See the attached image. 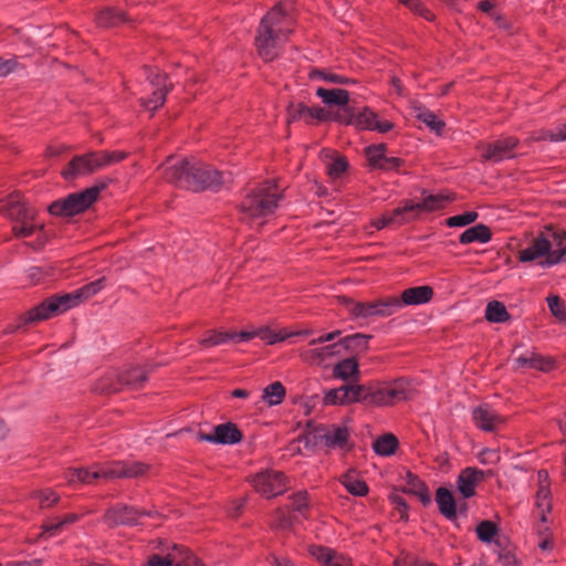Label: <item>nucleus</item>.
I'll list each match as a JSON object with an SVG mask.
<instances>
[{
  "label": "nucleus",
  "instance_id": "obj_59",
  "mask_svg": "<svg viewBox=\"0 0 566 566\" xmlns=\"http://www.w3.org/2000/svg\"><path fill=\"white\" fill-rule=\"evenodd\" d=\"M399 3L406 6L413 13L421 15L428 21H432L434 19V14L424 8L420 0H398Z\"/></svg>",
  "mask_w": 566,
  "mask_h": 566
},
{
  "label": "nucleus",
  "instance_id": "obj_47",
  "mask_svg": "<svg viewBox=\"0 0 566 566\" xmlns=\"http://www.w3.org/2000/svg\"><path fill=\"white\" fill-rule=\"evenodd\" d=\"M298 521L297 515L287 507H280L275 511L273 517V526L281 530H287L292 527L294 522Z\"/></svg>",
  "mask_w": 566,
  "mask_h": 566
},
{
  "label": "nucleus",
  "instance_id": "obj_32",
  "mask_svg": "<svg viewBox=\"0 0 566 566\" xmlns=\"http://www.w3.org/2000/svg\"><path fill=\"white\" fill-rule=\"evenodd\" d=\"M333 376L344 381L357 380L359 377V364L354 357L344 358L333 367Z\"/></svg>",
  "mask_w": 566,
  "mask_h": 566
},
{
  "label": "nucleus",
  "instance_id": "obj_22",
  "mask_svg": "<svg viewBox=\"0 0 566 566\" xmlns=\"http://www.w3.org/2000/svg\"><path fill=\"white\" fill-rule=\"evenodd\" d=\"M199 439L220 444H234L242 440V433L234 423L227 422L216 426L212 433H200Z\"/></svg>",
  "mask_w": 566,
  "mask_h": 566
},
{
  "label": "nucleus",
  "instance_id": "obj_4",
  "mask_svg": "<svg viewBox=\"0 0 566 566\" xmlns=\"http://www.w3.org/2000/svg\"><path fill=\"white\" fill-rule=\"evenodd\" d=\"M147 465L142 462L116 461L104 465H94L90 469L80 468L67 472L66 479L69 483L76 481L91 484L97 479H124L137 478L147 471Z\"/></svg>",
  "mask_w": 566,
  "mask_h": 566
},
{
  "label": "nucleus",
  "instance_id": "obj_45",
  "mask_svg": "<svg viewBox=\"0 0 566 566\" xmlns=\"http://www.w3.org/2000/svg\"><path fill=\"white\" fill-rule=\"evenodd\" d=\"M297 517H305L308 509V494L306 491H300L290 496V503L286 505Z\"/></svg>",
  "mask_w": 566,
  "mask_h": 566
},
{
  "label": "nucleus",
  "instance_id": "obj_57",
  "mask_svg": "<svg viewBox=\"0 0 566 566\" xmlns=\"http://www.w3.org/2000/svg\"><path fill=\"white\" fill-rule=\"evenodd\" d=\"M256 336L260 337L266 344L273 345L277 342H282V340H285L286 338L291 337V334H289L284 329L274 332V331H271L270 328H261V329L256 331Z\"/></svg>",
  "mask_w": 566,
  "mask_h": 566
},
{
  "label": "nucleus",
  "instance_id": "obj_48",
  "mask_svg": "<svg viewBox=\"0 0 566 566\" xmlns=\"http://www.w3.org/2000/svg\"><path fill=\"white\" fill-rule=\"evenodd\" d=\"M342 484L350 494L355 496H364L368 493V485L366 482L352 474L344 475L342 478Z\"/></svg>",
  "mask_w": 566,
  "mask_h": 566
},
{
  "label": "nucleus",
  "instance_id": "obj_30",
  "mask_svg": "<svg viewBox=\"0 0 566 566\" xmlns=\"http://www.w3.org/2000/svg\"><path fill=\"white\" fill-rule=\"evenodd\" d=\"M106 279L101 277L93 282H90L82 286L81 289L75 290L72 293L65 294V296H69V303L71 308L78 305L83 301L88 300L90 297L97 294L99 291H102L105 287Z\"/></svg>",
  "mask_w": 566,
  "mask_h": 566
},
{
  "label": "nucleus",
  "instance_id": "obj_8",
  "mask_svg": "<svg viewBox=\"0 0 566 566\" xmlns=\"http://www.w3.org/2000/svg\"><path fill=\"white\" fill-rule=\"evenodd\" d=\"M107 187V181H101L83 191L74 192L56 200L49 206V212L53 216L72 217L84 212L97 199L102 190Z\"/></svg>",
  "mask_w": 566,
  "mask_h": 566
},
{
  "label": "nucleus",
  "instance_id": "obj_37",
  "mask_svg": "<svg viewBox=\"0 0 566 566\" xmlns=\"http://www.w3.org/2000/svg\"><path fill=\"white\" fill-rule=\"evenodd\" d=\"M93 513L92 510H84L82 513H69L62 518H57L55 521H50L43 524V533H46L49 536L55 535L59 531H61L65 525H70L80 521L83 516Z\"/></svg>",
  "mask_w": 566,
  "mask_h": 566
},
{
  "label": "nucleus",
  "instance_id": "obj_61",
  "mask_svg": "<svg viewBox=\"0 0 566 566\" xmlns=\"http://www.w3.org/2000/svg\"><path fill=\"white\" fill-rule=\"evenodd\" d=\"M497 555L502 566H522L516 555L509 548H501Z\"/></svg>",
  "mask_w": 566,
  "mask_h": 566
},
{
  "label": "nucleus",
  "instance_id": "obj_2",
  "mask_svg": "<svg viewBox=\"0 0 566 566\" xmlns=\"http://www.w3.org/2000/svg\"><path fill=\"white\" fill-rule=\"evenodd\" d=\"M164 178L179 188L202 191L221 185V174L209 165L195 158L174 160L169 158Z\"/></svg>",
  "mask_w": 566,
  "mask_h": 566
},
{
  "label": "nucleus",
  "instance_id": "obj_29",
  "mask_svg": "<svg viewBox=\"0 0 566 566\" xmlns=\"http://www.w3.org/2000/svg\"><path fill=\"white\" fill-rule=\"evenodd\" d=\"M433 297V290L429 285L409 287L402 291L401 297L398 298L399 308L403 305L426 304Z\"/></svg>",
  "mask_w": 566,
  "mask_h": 566
},
{
  "label": "nucleus",
  "instance_id": "obj_35",
  "mask_svg": "<svg viewBox=\"0 0 566 566\" xmlns=\"http://www.w3.org/2000/svg\"><path fill=\"white\" fill-rule=\"evenodd\" d=\"M415 208L412 200H403L396 209L389 212L392 226H402L418 218L419 214L416 213Z\"/></svg>",
  "mask_w": 566,
  "mask_h": 566
},
{
  "label": "nucleus",
  "instance_id": "obj_10",
  "mask_svg": "<svg viewBox=\"0 0 566 566\" xmlns=\"http://www.w3.org/2000/svg\"><path fill=\"white\" fill-rule=\"evenodd\" d=\"M311 436L315 446L326 450L348 451L353 448L349 430L344 424H319Z\"/></svg>",
  "mask_w": 566,
  "mask_h": 566
},
{
  "label": "nucleus",
  "instance_id": "obj_13",
  "mask_svg": "<svg viewBox=\"0 0 566 566\" xmlns=\"http://www.w3.org/2000/svg\"><path fill=\"white\" fill-rule=\"evenodd\" d=\"M69 296L55 295L44 300L41 304L28 311L24 315L25 323H36L60 315L71 308Z\"/></svg>",
  "mask_w": 566,
  "mask_h": 566
},
{
  "label": "nucleus",
  "instance_id": "obj_42",
  "mask_svg": "<svg viewBox=\"0 0 566 566\" xmlns=\"http://www.w3.org/2000/svg\"><path fill=\"white\" fill-rule=\"evenodd\" d=\"M510 314L502 302L491 301L485 308V318L491 323H504L510 319Z\"/></svg>",
  "mask_w": 566,
  "mask_h": 566
},
{
  "label": "nucleus",
  "instance_id": "obj_20",
  "mask_svg": "<svg viewBox=\"0 0 566 566\" xmlns=\"http://www.w3.org/2000/svg\"><path fill=\"white\" fill-rule=\"evenodd\" d=\"M349 124L355 125L359 129L377 130L387 133L392 129L394 124L386 119H379L378 115L370 108L364 107L356 114H353Z\"/></svg>",
  "mask_w": 566,
  "mask_h": 566
},
{
  "label": "nucleus",
  "instance_id": "obj_14",
  "mask_svg": "<svg viewBox=\"0 0 566 566\" xmlns=\"http://www.w3.org/2000/svg\"><path fill=\"white\" fill-rule=\"evenodd\" d=\"M286 476L281 471L268 470L255 474L253 488L266 499L282 494L286 490Z\"/></svg>",
  "mask_w": 566,
  "mask_h": 566
},
{
  "label": "nucleus",
  "instance_id": "obj_7",
  "mask_svg": "<svg viewBox=\"0 0 566 566\" xmlns=\"http://www.w3.org/2000/svg\"><path fill=\"white\" fill-rule=\"evenodd\" d=\"M337 300L352 319L366 323L375 317L390 316L399 310L398 297L396 296L373 302H358L347 296H339Z\"/></svg>",
  "mask_w": 566,
  "mask_h": 566
},
{
  "label": "nucleus",
  "instance_id": "obj_11",
  "mask_svg": "<svg viewBox=\"0 0 566 566\" xmlns=\"http://www.w3.org/2000/svg\"><path fill=\"white\" fill-rule=\"evenodd\" d=\"M147 72V91H150L149 97H142L140 105L149 111L155 112L160 108L166 101L167 94L172 88V84L168 82L165 73L158 70L146 69Z\"/></svg>",
  "mask_w": 566,
  "mask_h": 566
},
{
  "label": "nucleus",
  "instance_id": "obj_25",
  "mask_svg": "<svg viewBox=\"0 0 566 566\" xmlns=\"http://www.w3.org/2000/svg\"><path fill=\"white\" fill-rule=\"evenodd\" d=\"M484 479V472L476 468L463 469L457 480V488L460 494L464 499H469L475 495V489L480 482Z\"/></svg>",
  "mask_w": 566,
  "mask_h": 566
},
{
  "label": "nucleus",
  "instance_id": "obj_18",
  "mask_svg": "<svg viewBox=\"0 0 566 566\" xmlns=\"http://www.w3.org/2000/svg\"><path fill=\"white\" fill-rule=\"evenodd\" d=\"M553 497L551 491V479L546 470L537 471V490L535 494V506L539 512V518L543 523L547 521V515L553 509Z\"/></svg>",
  "mask_w": 566,
  "mask_h": 566
},
{
  "label": "nucleus",
  "instance_id": "obj_58",
  "mask_svg": "<svg viewBox=\"0 0 566 566\" xmlns=\"http://www.w3.org/2000/svg\"><path fill=\"white\" fill-rule=\"evenodd\" d=\"M479 214L475 211H467L462 214H457L447 219L446 223L448 227H465L473 223L478 219Z\"/></svg>",
  "mask_w": 566,
  "mask_h": 566
},
{
  "label": "nucleus",
  "instance_id": "obj_6",
  "mask_svg": "<svg viewBox=\"0 0 566 566\" xmlns=\"http://www.w3.org/2000/svg\"><path fill=\"white\" fill-rule=\"evenodd\" d=\"M127 157L124 151H92L85 155L75 156L69 163L67 167L62 171V176L66 180L76 177L91 175L113 164L119 163Z\"/></svg>",
  "mask_w": 566,
  "mask_h": 566
},
{
  "label": "nucleus",
  "instance_id": "obj_16",
  "mask_svg": "<svg viewBox=\"0 0 566 566\" xmlns=\"http://www.w3.org/2000/svg\"><path fill=\"white\" fill-rule=\"evenodd\" d=\"M518 139L513 136L496 139L492 143L481 144L478 148L482 151L483 161L499 163L514 157V150L518 145Z\"/></svg>",
  "mask_w": 566,
  "mask_h": 566
},
{
  "label": "nucleus",
  "instance_id": "obj_50",
  "mask_svg": "<svg viewBox=\"0 0 566 566\" xmlns=\"http://www.w3.org/2000/svg\"><path fill=\"white\" fill-rule=\"evenodd\" d=\"M43 228L42 224L36 222V217L31 220L21 221L19 223H14L12 226V232L15 238H29L35 231L41 230Z\"/></svg>",
  "mask_w": 566,
  "mask_h": 566
},
{
  "label": "nucleus",
  "instance_id": "obj_17",
  "mask_svg": "<svg viewBox=\"0 0 566 566\" xmlns=\"http://www.w3.org/2000/svg\"><path fill=\"white\" fill-rule=\"evenodd\" d=\"M146 514L147 513L145 511H138L134 506L116 504L105 512L103 522L108 527H116L119 525H134L139 521L140 516Z\"/></svg>",
  "mask_w": 566,
  "mask_h": 566
},
{
  "label": "nucleus",
  "instance_id": "obj_56",
  "mask_svg": "<svg viewBox=\"0 0 566 566\" xmlns=\"http://www.w3.org/2000/svg\"><path fill=\"white\" fill-rule=\"evenodd\" d=\"M547 305L552 314L560 322H566V302L557 295L547 297Z\"/></svg>",
  "mask_w": 566,
  "mask_h": 566
},
{
  "label": "nucleus",
  "instance_id": "obj_3",
  "mask_svg": "<svg viewBox=\"0 0 566 566\" xmlns=\"http://www.w3.org/2000/svg\"><path fill=\"white\" fill-rule=\"evenodd\" d=\"M282 199V191L273 181H264L250 189L240 203L241 219L263 224L262 219L273 214Z\"/></svg>",
  "mask_w": 566,
  "mask_h": 566
},
{
  "label": "nucleus",
  "instance_id": "obj_38",
  "mask_svg": "<svg viewBox=\"0 0 566 566\" xmlns=\"http://www.w3.org/2000/svg\"><path fill=\"white\" fill-rule=\"evenodd\" d=\"M127 21L124 11L115 8H105L96 15V22L103 28L117 27Z\"/></svg>",
  "mask_w": 566,
  "mask_h": 566
},
{
  "label": "nucleus",
  "instance_id": "obj_27",
  "mask_svg": "<svg viewBox=\"0 0 566 566\" xmlns=\"http://www.w3.org/2000/svg\"><path fill=\"white\" fill-rule=\"evenodd\" d=\"M308 553L322 566H352L349 558L326 546L313 545L308 548Z\"/></svg>",
  "mask_w": 566,
  "mask_h": 566
},
{
  "label": "nucleus",
  "instance_id": "obj_49",
  "mask_svg": "<svg viewBox=\"0 0 566 566\" xmlns=\"http://www.w3.org/2000/svg\"><path fill=\"white\" fill-rule=\"evenodd\" d=\"M386 144L370 145L365 148V155L371 168L378 169L380 167L386 156Z\"/></svg>",
  "mask_w": 566,
  "mask_h": 566
},
{
  "label": "nucleus",
  "instance_id": "obj_21",
  "mask_svg": "<svg viewBox=\"0 0 566 566\" xmlns=\"http://www.w3.org/2000/svg\"><path fill=\"white\" fill-rule=\"evenodd\" d=\"M472 420L476 428L488 432L495 431L505 423V418L486 403L473 409Z\"/></svg>",
  "mask_w": 566,
  "mask_h": 566
},
{
  "label": "nucleus",
  "instance_id": "obj_52",
  "mask_svg": "<svg viewBox=\"0 0 566 566\" xmlns=\"http://www.w3.org/2000/svg\"><path fill=\"white\" fill-rule=\"evenodd\" d=\"M32 497L38 501L41 509H49L55 505L60 496L51 489H44L32 493Z\"/></svg>",
  "mask_w": 566,
  "mask_h": 566
},
{
  "label": "nucleus",
  "instance_id": "obj_5",
  "mask_svg": "<svg viewBox=\"0 0 566 566\" xmlns=\"http://www.w3.org/2000/svg\"><path fill=\"white\" fill-rule=\"evenodd\" d=\"M358 402L369 407L392 406L411 399L412 388L409 380L396 379L381 385H358Z\"/></svg>",
  "mask_w": 566,
  "mask_h": 566
},
{
  "label": "nucleus",
  "instance_id": "obj_43",
  "mask_svg": "<svg viewBox=\"0 0 566 566\" xmlns=\"http://www.w3.org/2000/svg\"><path fill=\"white\" fill-rule=\"evenodd\" d=\"M370 336L356 333L339 339L340 349L350 352H364L368 348V339Z\"/></svg>",
  "mask_w": 566,
  "mask_h": 566
},
{
  "label": "nucleus",
  "instance_id": "obj_64",
  "mask_svg": "<svg viewBox=\"0 0 566 566\" xmlns=\"http://www.w3.org/2000/svg\"><path fill=\"white\" fill-rule=\"evenodd\" d=\"M371 226L377 230H381L388 226H392V219H390L389 213H385L373 220Z\"/></svg>",
  "mask_w": 566,
  "mask_h": 566
},
{
  "label": "nucleus",
  "instance_id": "obj_24",
  "mask_svg": "<svg viewBox=\"0 0 566 566\" xmlns=\"http://www.w3.org/2000/svg\"><path fill=\"white\" fill-rule=\"evenodd\" d=\"M326 118L325 111L321 107H308L303 103L290 104L286 112V122L289 124L303 120L312 124L314 119L324 120Z\"/></svg>",
  "mask_w": 566,
  "mask_h": 566
},
{
  "label": "nucleus",
  "instance_id": "obj_41",
  "mask_svg": "<svg viewBox=\"0 0 566 566\" xmlns=\"http://www.w3.org/2000/svg\"><path fill=\"white\" fill-rule=\"evenodd\" d=\"M286 390L282 382L274 381L263 389L262 398L268 406L272 407L280 405L284 400Z\"/></svg>",
  "mask_w": 566,
  "mask_h": 566
},
{
  "label": "nucleus",
  "instance_id": "obj_54",
  "mask_svg": "<svg viewBox=\"0 0 566 566\" xmlns=\"http://www.w3.org/2000/svg\"><path fill=\"white\" fill-rule=\"evenodd\" d=\"M532 140H548L553 143L566 140V124H563L557 132L541 130L532 136Z\"/></svg>",
  "mask_w": 566,
  "mask_h": 566
},
{
  "label": "nucleus",
  "instance_id": "obj_36",
  "mask_svg": "<svg viewBox=\"0 0 566 566\" xmlns=\"http://www.w3.org/2000/svg\"><path fill=\"white\" fill-rule=\"evenodd\" d=\"M7 214L14 224L21 221L34 219L36 217V211L25 202L11 201L8 205Z\"/></svg>",
  "mask_w": 566,
  "mask_h": 566
},
{
  "label": "nucleus",
  "instance_id": "obj_12",
  "mask_svg": "<svg viewBox=\"0 0 566 566\" xmlns=\"http://www.w3.org/2000/svg\"><path fill=\"white\" fill-rule=\"evenodd\" d=\"M147 566H205L185 546L174 545L166 553L154 554L148 558Z\"/></svg>",
  "mask_w": 566,
  "mask_h": 566
},
{
  "label": "nucleus",
  "instance_id": "obj_63",
  "mask_svg": "<svg viewBox=\"0 0 566 566\" xmlns=\"http://www.w3.org/2000/svg\"><path fill=\"white\" fill-rule=\"evenodd\" d=\"M342 334V332L339 329H336V331H333L331 333H326V334H323L321 336H318L317 338H313L311 342H310V345H322V344H326V343H332L334 342L339 335Z\"/></svg>",
  "mask_w": 566,
  "mask_h": 566
},
{
  "label": "nucleus",
  "instance_id": "obj_19",
  "mask_svg": "<svg viewBox=\"0 0 566 566\" xmlns=\"http://www.w3.org/2000/svg\"><path fill=\"white\" fill-rule=\"evenodd\" d=\"M546 238H548L551 252L548 259L542 260L539 265L542 268H551L566 262V230H548Z\"/></svg>",
  "mask_w": 566,
  "mask_h": 566
},
{
  "label": "nucleus",
  "instance_id": "obj_33",
  "mask_svg": "<svg viewBox=\"0 0 566 566\" xmlns=\"http://www.w3.org/2000/svg\"><path fill=\"white\" fill-rule=\"evenodd\" d=\"M436 502L440 513L448 520L457 516V506L453 494L447 488L440 486L436 492Z\"/></svg>",
  "mask_w": 566,
  "mask_h": 566
},
{
  "label": "nucleus",
  "instance_id": "obj_15",
  "mask_svg": "<svg viewBox=\"0 0 566 566\" xmlns=\"http://www.w3.org/2000/svg\"><path fill=\"white\" fill-rule=\"evenodd\" d=\"M340 355V344L334 342L332 344L316 346L307 345L298 349L301 360L310 366L327 367L329 360Z\"/></svg>",
  "mask_w": 566,
  "mask_h": 566
},
{
  "label": "nucleus",
  "instance_id": "obj_34",
  "mask_svg": "<svg viewBox=\"0 0 566 566\" xmlns=\"http://www.w3.org/2000/svg\"><path fill=\"white\" fill-rule=\"evenodd\" d=\"M492 239L490 228L483 223H479L463 231L459 237L461 244H469L473 242L486 243Z\"/></svg>",
  "mask_w": 566,
  "mask_h": 566
},
{
  "label": "nucleus",
  "instance_id": "obj_53",
  "mask_svg": "<svg viewBox=\"0 0 566 566\" xmlns=\"http://www.w3.org/2000/svg\"><path fill=\"white\" fill-rule=\"evenodd\" d=\"M418 119L421 120L426 126L437 134H441L444 128V122L441 120L434 113L429 109H422L417 115Z\"/></svg>",
  "mask_w": 566,
  "mask_h": 566
},
{
  "label": "nucleus",
  "instance_id": "obj_46",
  "mask_svg": "<svg viewBox=\"0 0 566 566\" xmlns=\"http://www.w3.org/2000/svg\"><path fill=\"white\" fill-rule=\"evenodd\" d=\"M348 166V160L345 156L335 155L326 163V171L329 178L338 179L347 171Z\"/></svg>",
  "mask_w": 566,
  "mask_h": 566
},
{
  "label": "nucleus",
  "instance_id": "obj_9",
  "mask_svg": "<svg viewBox=\"0 0 566 566\" xmlns=\"http://www.w3.org/2000/svg\"><path fill=\"white\" fill-rule=\"evenodd\" d=\"M148 370L142 366L127 367L120 371H109L96 384V390L114 394L124 389H139L147 381Z\"/></svg>",
  "mask_w": 566,
  "mask_h": 566
},
{
  "label": "nucleus",
  "instance_id": "obj_60",
  "mask_svg": "<svg viewBox=\"0 0 566 566\" xmlns=\"http://www.w3.org/2000/svg\"><path fill=\"white\" fill-rule=\"evenodd\" d=\"M311 78H321L332 83L345 84L348 82V78L342 75L325 73L324 71L314 70L310 73Z\"/></svg>",
  "mask_w": 566,
  "mask_h": 566
},
{
  "label": "nucleus",
  "instance_id": "obj_55",
  "mask_svg": "<svg viewBox=\"0 0 566 566\" xmlns=\"http://www.w3.org/2000/svg\"><path fill=\"white\" fill-rule=\"evenodd\" d=\"M230 333L209 331L200 339V344L206 347L218 346L230 340Z\"/></svg>",
  "mask_w": 566,
  "mask_h": 566
},
{
  "label": "nucleus",
  "instance_id": "obj_62",
  "mask_svg": "<svg viewBox=\"0 0 566 566\" xmlns=\"http://www.w3.org/2000/svg\"><path fill=\"white\" fill-rule=\"evenodd\" d=\"M403 160L398 157H387L385 156L382 164H380V167L378 169L381 170H398L402 165Z\"/></svg>",
  "mask_w": 566,
  "mask_h": 566
},
{
  "label": "nucleus",
  "instance_id": "obj_1",
  "mask_svg": "<svg viewBox=\"0 0 566 566\" xmlns=\"http://www.w3.org/2000/svg\"><path fill=\"white\" fill-rule=\"evenodd\" d=\"M293 6L280 2L261 20L255 36V48L265 62H271L280 54L282 45L294 31Z\"/></svg>",
  "mask_w": 566,
  "mask_h": 566
},
{
  "label": "nucleus",
  "instance_id": "obj_44",
  "mask_svg": "<svg viewBox=\"0 0 566 566\" xmlns=\"http://www.w3.org/2000/svg\"><path fill=\"white\" fill-rule=\"evenodd\" d=\"M409 492L416 495L423 505L431 503V495L427 485L416 475L409 474Z\"/></svg>",
  "mask_w": 566,
  "mask_h": 566
},
{
  "label": "nucleus",
  "instance_id": "obj_26",
  "mask_svg": "<svg viewBox=\"0 0 566 566\" xmlns=\"http://www.w3.org/2000/svg\"><path fill=\"white\" fill-rule=\"evenodd\" d=\"M516 369H536L539 371H549L554 368V360L544 357L541 354L527 350L514 359Z\"/></svg>",
  "mask_w": 566,
  "mask_h": 566
},
{
  "label": "nucleus",
  "instance_id": "obj_28",
  "mask_svg": "<svg viewBox=\"0 0 566 566\" xmlns=\"http://www.w3.org/2000/svg\"><path fill=\"white\" fill-rule=\"evenodd\" d=\"M358 385H344L338 388L326 391L324 396L325 405H348L358 402Z\"/></svg>",
  "mask_w": 566,
  "mask_h": 566
},
{
  "label": "nucleus",
  "instance_id": "obj_39",
  "mask_svg": "<svg viewBox=\"0 0 566 566\" xmlns=\"http://www.w3.org/2000/svg\"><path fill=\"white\" fill-rule=\"evenodd\" d=\"M316 95L322 98L325 104L344 106L349 102V93L345 90L333 88L327 90L318 87Z\"/></svg>",
  "mask_w": 566,
  "mask_h": 566
},
{
  "label": "nucleus",
  "instance_id": "obj_23",
  "mask_svg": "<svg viewBox=\"0 0 566 566\" xmlns=\"http://www.w3.org/2000/svg\"><path fill=\"white\" fill-rule=\"evenodd\" d=\"M551 245L548 238L545 234H541L535 238L528 247L518 251V260L523 263L526 262H539L546 260L549 256Z\"/></svg>",
  "mask_w": 566,
  "mask_h": 566
},
{
  "label": "nucleus",
  "instance_id": "obj_40",
  "mask_svg": "<svg viewBox=\"0 0 566 566\" xmlns=\"http://www.w3.org/2000/svg\"><path fill=\"white\" fill-rule=\"evenodd\" d=\"M398 439L392 433H386L374 441L373 450L378 455L390 457L398 449Z\"/></svg>",
  "mask_w": 566,
  "mask_h": 566
},
{
  "label": "nucleus",
  "instance_id": "obj_51",
  "mask_svg": "<svg viewBox=\"0 0 566 566\" xmlns=\"http://www.w3.org/2000/svg\"><path fill=\"white\" fill-rule=\"evenodd\" d=\"M476 536L483 543H491L499 532L496 524L492 521L485 520L478 524Z\"/></svg>",
  "mask_w": 566,
  "mask_h": 566
},
{
  "label": "nucleus",
  "instance_id": "obj_31",
  "mask_svg": "<svg viewBox=\"0 0 566 566\" xmlns=\"http://www.w3.org/2000/svg\"><path fill=\"white\" fill-rule=\"evenodd\" d=\"M454 197L452 195H428L422 198L420 202H413L416 209V213L420 214L422 212H433L438 210H442L446 206L453 201Z\"/></svg>",
  "mask_w": 566,
  "mask_h": 566
}]
</instances>
